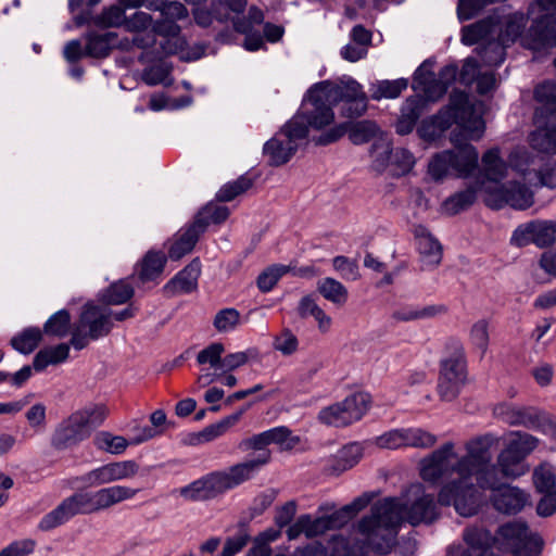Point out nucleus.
Returning a JSON list of instances; mask_svg holds the SVG:
<instances>
[{
	"label": "nucleus",
	"instance_id": "nucleus-35",
	"mask_svg": "<svg viewBox=\"0 0 556 556\" xmlns=\"http://www.w3.org/2000/svg\"><path fill=\"white\" fill-rule=\"evenodd\" d=\"M166 263L163 252L149 251L140 263L138 278L141 282L154 281L162 274Z\"/></svg>",
	"mask_w": 556,
	"mask_h": 556
},
{
	"label": "nucleus",
	"instance_id": "nucleus-47",
	"mask_svg": "<svg viewBox=\"0 0 556 556\" xmlns=\"http://www.w3.org/2000/svg\"><path fill=\"white\" fill-rule=\"evenodd\" d=\"M113 33L102 35L90 34L87 37L85 54L92 58H104L110 53Z\"/></svg>",
	"mask_w": 556,
	"mask_h": 556
},
{
	"label": "nucleus",
	"instance_id": "nucleus-52",
	"mask_svg": "<svg viewBox=\"0 0 556 556\" xmlns=\"http://www.w3.org/2000/svg\"><path fill=\"white\" fill-rule=\"evenodd\" d=\"M71 316L66 309H60L54 313L45 324V332L58 338H63L68 333Z\"/></svg>",
	"mask_w": 556,
	"mask_h": 556
},
{
	"label": "nucleus",
	"instance_id": "nucleus-6",
	"mask_svg": "<svg viewBox=\"0 0 556 556\" xmlns=\"http://www.w3.org/2000/svg\"><path fill=\"white\" fill-rule=\"evenodd\" d=\"M450 140L455 150L438 153L429 163L428 172L434 180H440L450 173L468 176L478 166L479 153L472 144L463 142L460 134L456 131L451 134Z\"/></svg>",
	"mask_w": 556,
	"mask_h": 556
},
{
	"label": "nucleus",
	"instance_id": "nucleus-25",
	"mask_svg": "<svg viewBox=\"0 0 556 556\" xmlns=\"http://www.w3.org/2000/svg\"><path fill=\"white\" fill-rule=\"evenodd\" d=\"M463 539L467 548L462 556H495L493 545L496 539L483 527H468L464 530Z\"/></svg>",
	"mask_w": 556,
	"mask_h": 556
},
{
	"label": "nucleus",
	"instance_id": "nucleus-4",
	"mask_svg": "<svg viewBox=\"0 0 556 556\" xmlns=\"http://www.w3.org/2000/svg\"><path fill=\"white\" fill-rule=\"evenodd\" d=\"M432 116L443 132L456 124L465 132V137L459 132L463 142L480 140L485 131L483 117L476 112L469 102L468 94L460 90H454L450 94L448 103Z\"/></svg>",
	"mask_w": 556,
	"mask_h": 556
},
{
	"label": "nucleus",
	"instance_id": "nucleus-45",
	"mask_svg": "<svg viewBox=\"0 0 556 556\" xmlns=\"http://www.w3.org/2000/svg\"><path fill=\"white\" fill-rule=\"evenodd\" d=\"M93 443L97 448L114 455L123 454L127 446L131 444L124 437L114 435L108 431L98 432L93 439Z\"/></svg>",
	"mask_w": 556,
	"mask_h": 556
},
{
	"label": "nucleus",
	"instance_id": "nucleus-13",
	"mask_svg": "<svg viewBox=\"0 0 556 556\" xmlns=\"http://www.w3.org/2000/svg\"><path fill=\"white\" fill-rule=\"evenodd\" d=\"M402 500L405 502L406 522L414 527L431 525L440 516L433 495L427 494L421 483L410 484Z\"/></svg>",
	"mask_w": 556,
	"mask_h": 556
},
{
	"label": "nucleus",
	"instance_id": "nucleus-34",
	"mask_svg": "<svg viewBox=\"0 0 556 556\" xmlns=\"http://www.w3.org/2000/svg\"><path fill=\"white\" fill-rule=\"evenodd\" d=\"M200 275V265L197 261H192L187 267L179 271L166 286L165 289L173 290L178 293L191 292L195 286Z\"/></svg>",
	"mask_w": 556,
	"mask_h": 556
},
{
	"label": "nucleus",
	"instance_id": "nucleus-57",
	"mask_svg": "<svg viewBox=\"0 0 556 556\" xmlns=\"http://www.w3.org/2000/svg\"><path fill=\"white\" fill-rule=\"evenodd\" d=\"M80 481L90 488L113 483L110 463L86 472L80 477Z\"/></svg>",
	"mask_w": 556,
	"mask_h": 556
},
{
	"label": "nucleus",
	"instance_id": "nucleus-44",
	"mask_svg": "<svg viewBox=\"0 0 556 556\" xmlns=\"http://www.w3.org/2000/svg\"><path fill=\"white\" fill-rule=\"evenodd\" d=\"M42 333L37 327L24 329L11 339V345L14 350L23 354H30L41 341Z\"/></svg>",
	"mask_w": 556,
	"mask_h": 556
},
{
	"label": "nucleus",
	"instance_id": "nucleus-23",
	"mask_svg": "<svg viewBox=\"0 0 556 556\" xmlns=\"http://www.w3.org/2000/svg\"><path fill=\"white\" fill-rule=\"evenodd\" d=\"M528 14L522 12H514L507 15H501L498 11L493 12V16H496V38L502 40L504 45L510 46L517 39L521 40V37L526 34V27L529 20Z\"/></svg>",
	"mask_w": 556,
	"mask_h": 556
},
{
	"label": "nucleus",
	"instance_id": "nucleus-59",
	"mask_svg": "<svg viewBox=\"0 0 556 556\" xmlns=\"http://www.w3.org/2000/svg\"><path fill=\"white\" fill-rule=\"evenodd\" d=\"M532 161V154L523 147H517L508 156L509 165L525 178L528 175V167Z\"/></svg>",
	"mask_w": 556,
	"mask_h": 556
},
{
	"label": "nucleus",
	"instance_id": "nucleus-39",
	"mask_svg": "<svg viewBox=\"0 0 556 556\" xmlns=\"http://www.w3.org/2000/svg\"><path fill=\"white\" fill-rule=\"evenodd\" d=\"M254 180L249 175H241L236 180L223 185L215 194V201L229 202L252 188Z\"/></svg>",
	"mask_w": 556,
	"mask_h": 556
},
{
	"label": "nucleus",
	"instance_id": "nucleus-27",
	"mask_svg": "<svg viewBox=\"0 0 556 556\" xmlns=\"http://www.w3.org/2000/svg\"><path fill=\"white\" fill-rule=\"evenodd\" d=\"M422 63L414 73V89L421 90L429 101H438L446 92L447 88L437 78L433 72L425 71Z\"/></svg>",
	"mask_w": 556,
	"mask_h": 556
},
{
	"label": "nucleus",
	"instance_id": "nucleus-64",
	"mask_svg": "<svg viewBox=\"0 0 556 556\" xmlns=\"http://www.w3.org/2000/svg\"><path fill=\"white\" fill-rule=\"evenodd\" d=\"M470 341L482 354L485 353L489 345V324L486 320L481 319L472 325Z\"/></svg>",
	"mask_w": 556,
	"mask_h": 556
},
{
	"label": "nucleus",
	"instance_id": "nucleus-24",
	"mask_svg": "<svg viewBox=\"0 0 556 556\" xmlns=\"http://www.w3.org/2000/svg\"><path fill=\"white\" fill-rule=\"evenodd\" d=\"M318 89H323L326 98L334 105L366 94L363 86L352 77L344 78L340 83L323 80L314 84L313 91Z\"/></svg>",
	"mask_w": 556,
	"mask_h": 556
},
{
	"label": "nucleus",
	"instance_id": "nucleus-46",
	"mask_svg": "<svg viewBox=\"0 0 556 556\" xmlns=\"http://www.w3.org/2000/svg\"><path fill=\"white\" fill-rule=\"evenodd\" d=\"M185 46L186 40L180 35L163 37V40L160 42L161 51L166 55L180 54V59L185 61H194L203 55V50H198L192 54L190 52H185Z\"/></svg>",
	"mask_w": 556,
	"mask_h": 556
},
{
	"label": "nucleus",
	"instance_id": "nucleus-18",
	"mask_svg": "<svg viewBox=\"0 0 556 556\" xmlns=\"http://www.w3.org/2000/svg\"><path fill=\"white\" fill-rule=\"evenodd\" d=\"M268 463V453L265 452L257 460H247L230 467L229 472H211V496L232 489L249 480L263 465Z\"/></svg>",
	"mask_w": 556,
	"mask_h": 556
},
{
	"label": "nucleus",
	"instance_id": "nucleus-14",
	"mask_svg": "<svg viewBox=\"0 0 556 556\" xmlns=\"http://www.w3.org/2000/svg\"><path fill=\"white\" fill-rule=\"evenodd\" d=\"M484 203L493 210L508 205L515 210H527L534 203L533 192L518 181H509L496 188H484Z\"/></svg>",
	"mask_w": 556,
	"mask_h": 556
},
{
	"label": "nucleus",
	"instance_id": "nucleus-56",
	"mask_svg": "<svg viewBox=\"0 0 556 556\" xmlns=\"http://www.w3.org/2000/svg\"><path fill=\"white\" fill-rule=\"evenodd\" d=\"M437 438L422 429H408L403 431V444L427 448L435 444Z\"/></svg>",
	"mask_w": 556,
	"mask_h": 556
},
{
	"label": "nucleus",
	"instance_id": "nucleus-62",
	"mask_svg": "<svg viewBox=\"0 0 556 556\" xmlns=\"http://www.w3.org/2000/svg\"><path fill=\"white\" fill-rule=\"evenodd\" d=\"M532 479L535 490L539 493L553 491L556 484V477L554 472L543 466H539L534 469Z\"/></svg>",
	"mask_w": 556,
	"mask_h": 556
},
{
	"label": "nucleus",
	"instance_id": "nucleus-42",
	"mask_svg": "<svg viewBox=\"0 0 556 556\" xmlns=\"http://www.w3.org/2000/svg\"><path fill=\"white\" fill-rule=\"evenodd\" d=\"M292 269L293 267L291 265L273 264L260 273L256 279V286L260 291L267 293L274 289L280 278Z\"/></svg>",
	"mask_w": 556,
	"mask_h": 556
},
{
	"label": "nucleus",
	"instance_id": "nucleus-38",
	"mask_svg": "<svg viewBox=\"0 0 556 556\" xmlns=\"http://www.w3.org/2000/svg\"><path fill=\"white\" fill-rule=\"evenodd\" d=\"M440 375L444 382H464L467 378V363L464 355L458 354L442 361Z\"/></svg>",
	"mask_w": 556,
	"mask_h": 556
},
{
	"label": "nucleus",
	"instance_id": "nucleus-51",
	"mask_svg": "<svg viewBox=\"0 0 556 556\" xmlns=\"http://www.w3.org/2000/svg\"><path fill=\"white\" fill-rule=\"evenodd\" d=\"M179 495L186 501L199 502L208 498V475L191 482L190 484L177 490Z\"/></svg>",
	"mask_w": 556,
	"mask_h": 556
},
{
	"label": "nucleus",
	"instance_id": "nucleus-31",
	"mask_svg": "<svg viewBox=\"0 0 556 556\" xmlns=\"http://www.w3.org/2000/svg\"><path fill=\"white\" fill-rule=\"evenodd\" d=\"M372 526L371 530L358 532L366 536L368 544L375 552L379 554L389 553L394 543L397 530L379 523Z\"/></svg>",
	"mask_w": 556,
	"mask_h": 556
},
{
	"label": "nucleus",
	"instance_id": "nucleus-53",
	"mask_svg": "<svg viewBox=\"0 0 556 556\" xmlns=\"http://www.w3.org/2000/svg\"><path fill=\"white\" fill-rule=\"evenodd\" d=\"M268 444L281 445L285 450H291L300 443V438L292 435V431L285 426L276 427L264 431Z\"/></svg>",
	"mask_w": 556,
	"mask_h": 556
},
{
	"label": "nucleus",
	"instance_id": "nucleus-61",
	"mask_svg": "<svg viewBox=\"0 0 556 556\" xmlns=\"http://www.w3.org/2000/svg\"><path fill=\"white\" fill-rule=\"evenodd\" d=\"M125 11L118 5H112L97 17V24L103 27H118L126 25Z\"/></svg>",
	"mask_w": 556,
	"mask_h": 556
},
{
	"label": "nucleus",
	"instance_id": "nucleus-7",
	"mask_svg": "<svg viewBox=\"0 0 556 556\" xmlns=\"http://www.w3.org/2000/svg\"><path fill=\"white\" fill-rule=\"evenodd\" d=\"M113 328V311L108 306L91 303L83 307L79 320L72 333L71 344L83 350L89 340H98L110 333Z\"/></svg>",
	"mask_w": 556,
	"mask_h": 556
},
{
	"label": "nucleus",
	"instance_id": "nucleus-15",
	"mask_svg": "<svg viewBox=\"0 0 556 556\" xmlns=\"http://www.w3.org/2000/svg\"><path fill=\"white\" fill-rule=\"evenodd\" d=\"M405 516V502L402 497H387L376 503L370 509V515L358 521L357 530L368 531L372 529V525L378 523L397 530L401 523L406 521Z\"/></svg>",
	"mask_w": 556,
	"mask_h": 556
},
{
	"label": "nucleus",
	"instance_id": "nucleus-26",
	"mask_svg": "<svg viewBox=\"0 0 556 556\" xmlns=\"http://www.w3.org/2000/svg\"><path fill=\"white\" fill-rule=\"evenodd\" d=\"M496 38V16H489L466 25L460 30V41L465 46H473L479 42H490Z\"/></svg>",
	"mask_w": 556,
	"mask_h": 556
},
{
	"label": "nucleus",
	"instance_id": "nucleus-29",
	"mask_svg": "<svg viewBox=\"0 0 556 556\" xmlns=\"http://www.w3.org/2000/svg\"><path fill=\"white\" fill-rule=\"evenodd\" d=\"M424 111V101L418 97H409L401 109V115L395 124L399 135H408L413 131Z\"/></svg>",
	"mask_w": 556,
	"mask_h": 556
},
{
	"label": "nucleus",
	"instance_id": "nucleus-2",
	"mask_svg": "<svg viewBox=\"0 0 556 556\" xmlns=\"http://www.w3.org/2000/svg\"><path fill=\"white\" fill-rule=\"evenodd\" d=\"M139 492L126 485L115 484L102 488L93 493L77 492L65 497L54 509L46 514L38 522V529L50 531L77 515H87L108 509L118 503L131 500Z\"/></svg>",
	"mask_w": 556,
	"mask_h": 556
},
{
	"label": "nucleus",
	"instance_id": "nucleus-41",
	"mask_svg": "<svg viewBox=\"0 0 556 556\" xmlns=\"http://www.w3.org/2000/svg\"><path fill=\"white\" fill-rule=\"evenodd\" d=\"M68 353L70 346L65 343L45 348L36 354L34 359V368L36 370H42L48 365L61 363L68 357Z\"/></svg>",
	"mask_w": 556,
	"mask_h": 556
},
{
	"label": "nucleus",
	"instance_id": "nucleus-8",
	"mask_svg": "<svg viewBox=\"0 0 556 556\" xmlns=\"http://www.w3.org/2000/svg\"><path fill=\"white\" fill-rule=\"evenodd\" d=\"M498 547L514 556H539L544 541L538 533H532L525 522H507L496 532Z\"/></svg>",
	"mask_w": 556,
	"mask_h": 556
},
{
	"label": "nucleus",
	"instance_id": "nucleus-43",
	"mask_svg": "<svg viewBox=\"0 0 556 556\" xmlns=\"http://www.w3.org/2000/svg\"><path fill=\"white\" fill-rule=\"evenodd\" d=\"M506 47H508V45H504L502 40L495 38L486 45L479 47L477 51L483 65L497 67L505 61Z\"/></svg>",
	"mask_w": 556,
	"mask_h": 556
},
{
	"label": "nucleus",
	"instance_id": "nucleus-17",
	"mask_svg": "<svg viewBox=\"0 0 556 556\" xmlns=\"http://www.w3.org/2000/svg\"><path fill=\"white\" fill-rule=\"evenodd\" d=\"M556 242V222L535 219L519 225L513 232L510 243L527 247L531 243L538 248H547Z\"/></svg>",
	"mask_w": 556,
	"mask_h": 556
},
{
	"label": "nucleus",
	"instance_id": "nucleus-21",
	"mask_svg": "<svg viewBox=\"0 0 556 556\" xmlns=\"http://www.w3.org/2000/svg\"><path fill=\"white\" fill-rule=\"evenodd\" d=\"M494 491L492 495L493 507L506 515H516L528 504L529 494L517 486L505 484L503 479L494 488H482Z\"/></svg>",
	"mask_w": 556,
	"mask_h": 556
},
{
	"label": "nucleus",
	"instance_id": "nucleus-50",
	"mask_svg": "<svg viewBox=\"0 0 556 556\" xmlns=\"http://www.w3.org/2000/svg\"><path fill=\"white\" fill-rule=\"evenodd\" d=\"M392 150L391 142L386 139H378L372 143L370 153L375 170L382 172L386 169L391 162Z\"/></svg>",
	"mask_w": 556,
	"mask_h": 556
},
{
	"label": "nucleus",
	"instance_id": "nucleus-16",
	"mask_svg": "<svg viewBox=\"0 0 556 556\" xmlns=\"http://www.w3.org/2000/svg\"><path fill=\"white\" fill-rule=\"evenodd\" d=\"M377 131L378 126L372 121L344 122L330 127L327 131L313 138V141L316 146H328L348 134L352 143L363 144L370 141Z\"/></svg>",
	"mask_w": 556,
	"mask_h": 556
},
{
	"label": "nucleus",
	"instance_id": "nucleus-33",
	"mask_svg": "<svg viewBox=\"0 0 556 556\" xmlns=\"http://www.w3.org/2000/svg\"><path fill=\"white\" fill-rule=\"evenodd\" d=\"M482 167L490 181H501L507 177L509 164L501 156L498 148H491L482 155Z\"/></svg>",
	"mask_w": 556,
	"mask_h": 556
},
{
	"label": "nucleus",
	"instance_id": "nucleus-40",
	"mask_svg": "<svg viewBox=\"0 0 556 556\" xmlns=\"http://www.w3.org/2000/svg\"><path fill=\"white\" fill-rule=\"evenodd\" d=\"M318 292L329 302L342 306L346 303L348 289L338 280L327 277L318 281Z\"/></svg>",
	"mask_w": 556,
	"mask_h": 556
},
{
	"label": "nucleus",
	"instance_id": "nucleus-28",
	"mask_svg": "<svg viewBox=\"0 0 556 556\" xmlns=\"http://www.w3.org/2000/svg\"><path fill=\"white\" fill-rule=\"evenodd\" d=\"M447 307L443 304L427 306L404 305L393 311L391 317L397 323H408L419 319H429L445 314Z\"/></svg>",
	"mask_w": 556,
	"mask_h": 556
},
{
	"label": "nucleus",
	"instance_id": "nucleus-20",
	"mask_svg": "<svg viewBox=\"0 0 556 556\" xmlns=\"http://www.w3.org/2000/svg\"><path fill=\"white\" fill-rule=\"evenodd\" d=\"M206 208L207 205L203 206L190 226L181 228L174 235L168 248V257L170 260L178 261L193 250L200 233L204 232L208 226Z\"/></svg>",
	"mask_w": 556,
	"mask_h": 556
},
{
	"label": "nucleus",
	"instance_id": "nucleus-12",
	"mask_svg": "<svg viewBox=\"0 0 556 556\" xmlns=\"http://www.w3.org/2000/svg\"><path fill=\"white\" fill-rule=\"evenodd\" d=\"M332 104L324 94L323 89L313 91V86L306 91L304 103L300 112L292 118L299 117V123L305 128V138L308 135V128L321 130L331 125L334 121Z\"/></svg>",
	"mask_w": 556,
	"mask_h": 556
},
{
	"label": "nucleus",
	"instance_id": "nucleus-32",
	"mask_svg": "<svg viewBox=\"0 0 556 556\" xmlns=\"http://www.w3.org/2000/svg\"><path fill=\"white\" fill-rule=\"evenodd\" d=\"M407 87L408 79L406 78L376 80L369 85V97L375 101L396 99Z\"/></svg>",
	"mask_w": 556,
	"mask_h": 556
},
{
	"label": "nucleus",
	"instance_id": "nucleus-63",
	"mask_svg": "<svg viewBox=\"0 0 556 556\" xmlns=\"http://www.w3.org/2000/svg\"><path fill=\"white\" fill-rule=\"evenodd\" d=\"M332 265L343 279L356 280L359 277L358 265L354 260L338 255L332 260Z\"/></svg>",
	"mask_w": 556,
	"mask_h": 556
},
{
	"label": "nucleus",
	"instance_id": "nucleus-30",
	"mask_svg": "<svg viewBox=\"0 0 556 556\" xmlns=\"http://www.w3.org/2000/svg\"><path fill=\"white\" fill-rule=\"evenodd\" d=\"M417 249L424 263L438 266L442 261V247L440 242L424 227L416 229Z\"/></svg>",
	"mask_w": 556,
	"mask_h": 556
},
{
	"label": "nucleus",
	"instance_id": "nucleus-60",
	"mask_svg": "<svg viewBox=\"0 0 556 556\" xmlns=\"http://www.w3.org/2000/svg\"><path fill=\"white\" fill-rule=\"evenodd\" d=\"M240 314L235 308H224L214 318V327L219 332H229L239 324Z\"/></svg>",
	"mask_w": 556,
	"mask_h": 556
},
{
	"label": "nucleus",
	"instance_id": "nucleus-54",
	"mask_svg": "<svg viewBox=\"0 0 556 556\" xmlns=\"http://www.w3.org/2000/svg\"><path fill=\"white\" fill-rule=\"evenodd\" d=\"M172 66L166 62H162L146 68L142 73V79L150 86L159 84L170 85Z\"/></svg>",
	"mask_w": 556,
	"mask_h": 556
},
{
	"label": "nucleus",
	"instance_id": "nucleus-37",
	"mask_svg": "<svg viewBox=\"0 0 556 556\" xmlns=\"http://www.w3.org/2000/svg\"><path fill=\"white\" fill-rule=\"evenodd\" d=\"M477 199V190L469 187L446 198L441 206L444 214L453 216L468 210Z\"/></svg>",
	"mask_w": 556,
	"mask_h": 556
},
{
	"label": "nucleus",
	"instance_id": "nucleus-22",
	"mask_svg": "<svg viewBox=\"0 0 556 556\" xmlns=\"http://www.w3.org/2000/svg\"><path fill=\"white\" fill-rule=\"evenodd\" d=\"M456 457L454 444L444 443L421 460L420 476L425 481L437 483L448 471V458Z\"/></svg>",
	"mask_w": 556,
	"mask_h": 556
},
{
	"label": "nucleus",
	"instance_id": "nucleus-5",
	"mask_svg": "<svg viewBox=\"0 0 556 556\" xmlns=\"http://www.w3.org/2000/svg\"><path fill=\"white\" fill-rule=\"evenodd\" d=\"M108 415L109 410L104 405H90L74 412L55 429L51 439L52 446L64 450L78 444L89 438Z\"/></svg>",
	"mask_w": 556,
	"mask_h": 556
},
{
	"label": "nucleus",
	"instance_id": "nucleus-58",
	"mask_svg": "<svg viewBox=\"0 0 556 556\" xmlns=\"http://www.w3.org/2000/svg\"><path fill=\"white\" fill-rule=\"evenodd\" d=\"M256 356L257 353L254 349L228 354L223 357V361L218 365V370L223 372L232 371L236 368L247 364L250 359L255 358Z\"/></svg>",
	"mask_w": 556,
	"mask_h": 556
},
{
	"label": "nucleus",
	"instance_id": "nucleus-3",
	"mask_svg": "<svg viewBox=\"0 0 556 556\" xmlns=\"http://www.w3.org/2000/svg\"><path fill=\"white\" fill-rule=\"evenodd\" d=\"M533 124L528 143L539 154H556V83L545 80L533 89Z\"/></svg>",
	"mask_w": 556,
	"mask_h": 556
},
{
	"label": "nucleus",
	"instance_id": "nucleus-55",
	"mask_svg": "<svg viewBox=\"0 0 556 556\" xmlns=\"http://www.w3.org/2000/svg\"><path fill=\"white\" fill-rule=\"evenodd\" d=\"M134 295V288L129 282L119 280L109 287L104 299L108 304L119 305L126 303Z\"/></svg>",
	"mask_w": 556,
	"mask_h": 556
},
{
	"label": "nucleus",
	"instance_id": "nucleus-36",
	"mask_svg": "<svg viewBox=\"0 0 556 556\" xmlns=\"http://www.w3.org/2000/svg\"><path fill=\"white\" fill-rule=\"evenodd\" d=\"M298 313L302 318L313 317L321 332L329 331L331 327V317L328 316L321 307L316 303L313 295L303 296L298 305Z\"/></svg>",
	"mask_w": 556,
	"mask_h": 556
},
{
	"label": "nucleus",
	"instance_id": "nucleus-11",
	"mask_svg": "<svg viewBox=\"0 0 556 556\" xmlns=\"http://www.w3.org/2000/svg\"><path fill=\"white\" fill-rule=\"evenodd\" d=\"M371 404L366 392H356L343 401L323 408L318 414L320 422L337 428L346 427L362 419Z\"/></svg>",
	"mask_w": 556,
	"mask_h": 556
},
{
	"label": "nucleus",
	"instance_id": "nucleus-10",
	"mask_svg": "<svg viewBox=\"0 0 556 556\" xmlns=\"http://www.w3.org/2000/svg\"><path fill=\"white\" fill-rule=\"evenodd\" d=\"M538 440L528 434L517 433L497 456V477L516 479L529 471L527 456L536 447Z\"/></svg>",
	"mask_w": 556,
	"mask_h": 556
},
{
	"label": "nucleus",
	"instance_id": "nucleus-19",
	"mask_svg": "<svg viewBox=\"0 0 556 556\" xmlns=\"http://www.w3.org/2000/svg\"><path fill=\"white\" fill-rule=\"evenodd\" d=\"M521 46L534 52L556 47V15L545 13L534 18L521 37Z\"/></svg>",
	"mask_w": 556,
	"mask_h": 556
},
{
	"label": "nucleus",
	"instance_id": "nucleus-9",
	"mask_svg": "<svg viewBox=\"0 0 556 556\" xmlns=\"http://www.w3.org/2000/svg\"><path fill=\"white\" fill-rule=\"evenodd\" d=\"M298 118H291L271 139L265 142L263 154L270 166L288 163L305 139V128Z\"/></svg>",
	"mask_w": 556,
	"mask_h": 556
},
{
	"label": "nucleus",
	"instance_id": "nucleus-49",
	"mask_svg": "<svg viewBox=\"0 0 556 556\" xmlns=\"http://www.w3.org/2000/svg\"><path fill=\"white\" fill-rule=\"evenodd\" d=\"M248 0H218L211 2V20L223 22L228 18L229 12L243 13Z\"/></svg>",
	"mask_w": 556,
	"mask_h": 556
},
{
	"label": "nucleus",
	"instance_id": "nucleus-48",
	"mask_svg": "<svg viewBox=\"0 0 556 556\" xmlns=\"http://www.w3.org/2000/svg\"><path fill=\"white\" fill-rule=\"evenodd\" d=\"M232 24L237 33L243 34L245 36L243 41V47L245 50L253 52L262 49L265 46L264 37L260 31L254 30V28H252L251 25L245 22V20H233Z\"/></svg>",
	"mask_w": 556,
	"mask_h": 556
},
{
	"label": "nucleus",
	"instance_id": "nucleus-1",
	"mask_svg": "<svg viewBox=\"0 0 556 556\" xmlns=\"http://www.w3.org/2000/svg\"><path fill=\"white\" fill-rule=\"evenodd\" d=\"M494 442L491 434L481 435L467 442V455L463 456L455 466L454 471L459 478L444 484L439 494L438 502L442 506L453 505L455 510L464 517L478 513L480 494L471 481L476 476L479 488H494L498 484L497 467L490 464V447Z\"/></svg>",
	"mask_w": 556,
	"mask_h": 556
}]
</instances>
